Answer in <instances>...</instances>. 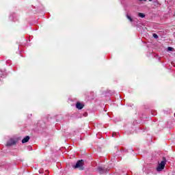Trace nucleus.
Listing matches in <instances>:
<instances>
[{
	"mask_svg": "<svg viewBox=\"0 0 175 175\" xmlns=\"http://www.w3.org/2000/svg\"><path fill=\"white\" fill-rule=\"evenodd\" d=\"M84 161L83 160H79L77 161L75 165H73L72 167L74 169H79V170H83L84 169Z\"/></svg>",
	"mask_w": 175,
	"mask_h": 175,
	"instance_id": "obj_1",
	"label": "nucleus"
},
{
	"mask_svg": "<svg viewBox=\"0 0 175 175\" xmlns=\"http://www.w3.org/2000/svg\"><path fill=\"white\" fill-rule=\"evenodd\" d=\"M165 165H166V160L162 161L160 163H159L157 167V172H162V170L165 169Z\"/></svg>",
	"mask_w": 175,
	"mask_h": 175,
	"instance_id": "obj_2",
	"label": "nucleus"
},
{
	"mask_svg": "<svg viewBox=\"0 0 175 175\" xmlns=\"http://www.w3.org/2000/svg\"><path fill=\"white\" fill-rule=\"evenodd\" d=\"M77 109H79V110H81L84 107V105L81 103H77L76 105Z\"/></svg>",
	"mask_w": 175,
	"mask_h": 175,
	"instance_id": "obj_3",
	"label": "nucleus"
},
{
	"mask_svg": "<svg viewBox=\"0 0 175 175\" xmlns=\"http://www.w3.org/2000/svg\"><path fill=\"white\" fill-rule=\"evenodd\" d=\"M27 142H29V136L25 137L23 140L22 143H27Z\"/></svg>",
	"mask_w": 175,
	"mask_h": 175,
	"instance_id": "obj_4",
	"label": "nucleus"
},
{
	"mask_svg": "<svg viewBox=\"0 0 175 175\" xmlns=\"http://www.w3.org/2000/svg\"><path fill=\"white\" fill-rule=\"evenodd\" d=\"M15 143H16V142H14V140L10 139V140L8 142L7 146H12V145L14 144Z\"/></svg>",
	"mask_w": 175,
	"mask_h": 175,
	"instance_id": "obj_5",
	"label": "nucleus"
},
{
	"mask_svg": "<svg viewBox=\"0 0 175 175\" xmlns=\"http://www.w3.org/2000/svg\"><path fill=\"white\" fill-rule=\"evenodd\" d=\"M138 16L139 17H141V18H144V17H146V15H144V14L143 13H138Z\"/></svg>",
	"mask_w": 175,
	"mask_h": 175,
	"instance_id": "obj_6",
	"label": "nucleus"
},
{
	"mask_svg": "<svg viewBox=\"0 0 175 175\" xmlns=\"http://www.w3.org/2000/svg\"><path fill=\"white\" fill-rule=\"evenodd\" d=\"M126 17H127L128 20H129L131 22H133V20L132 19V18L131 17V16L126 15Z\"/></svg>",
	"mask_w": 175,
	"mask_h": 175,
	"instance_id": "obj_7",
	"label": "nucleus"
},
{
	"mask_svg": "<svg viewBox=\"0 0 175 175\" xmlns=\"http://www.w3.org/2000/svg\"><path fill=\"white\" fill-rule=\"evenodd\" d=\"M167 50H168V51H173V48L169 46V47L167 48Z\"/></svg>",
	"mask_w": 175,
	"mask_h": 175,
	"instance_id": "obj_8",
	"label": "nucleus"
},
{
	"mask_svg": "<svg viewBox=\"0 0 175 175\" xmlns=\"http://www.w3.org/2000/svg\"><path fill=\"white\" fill-rule=\"evenodd\" d=\"M153 37H154L156 39H158V35L153 33Z\"/></svg>",
	"mask_w": 175,
	"mask_h": 175,
	"instance_id": "obj_9",
	"label": "nucleus"
},
{
	"mask_svg": "<svg viewBox=\"0 0 175 175\" xmlns=\"http://www.w3.org/2000/svg\"><path fill=\"white\" fill-rule=\"evenodd\" d=\"M116 135H117V133H113V134H112L113 137H114Z\"/></svg>",
	"mask_w": 175,
	"mask_h": 175,
	"instance_id": "obj_10",
	"label": "nucleus"
},
{
	"mask_svg": "<svg viewBox=\"0 0 175 175\" xmlns=\"http://www.w3.org/2000/svg\"><path fill=\"white\" fill-rule=\"evenodd\" d=\"M39 173H43V171H42V170H40L39 171Z\"/></svg>",
	"mask_w": 175,
	"mask_h": 175,
	"instance_id": "obj_11",
	"label": "nucleus"
},
{
	"mask_svg": "<svg viewBox=\"0 0 175 175\" xmlns=\"http://www.w3.org/2000/svg\"><path fill=\"white\" fill-rule=\"evenodd\" d=\"M100 169H101V168H100V167H99V168H98V170H100Z\"/></svg>",
	"mask_w": 175,
	"mask_h": 175,
	"instance_id": "obj_12",
	"label": "nucleus"
},
{
	"mask_svg": "<svg viewBox=\"0 0 175 175\" xmlns=\"http://www.w3.org/2000/svg\"><path fill=\"white\" fill-rule=\"evenodd\" d=\"M150 1V2H151L152 0H149Z\"/></svg>",
	"mask_w": 175,
	"mask_h": 175,
	"instance_id": "obj_13",
	"label": "nucleus"
}]
</instances>
